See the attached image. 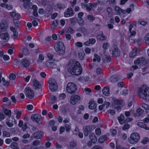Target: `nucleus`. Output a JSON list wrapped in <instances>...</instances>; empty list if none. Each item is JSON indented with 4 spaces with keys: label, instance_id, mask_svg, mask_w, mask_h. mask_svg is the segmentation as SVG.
I'll return each mask as SVG.
<instances>
[{
    "label": "nucleus",
    "instance_id": "1",
    "mask_svg": "<svg viewBox=\"0 0 149 149\" xmlns=\"http://www.w3.org/2000/svg\"><path fill=\"white\" fill-rule=\"evenodd\" d=\"M68 70L74 75H78L82 72V69L79 62L76 61L70 62Z\"/></svg>",
    "mask_w": 149,
    "mask_h": 149
},
{
    "label": "nucleus",
    "instance_id": "2",
    "mask_svg": "<svg viewBox=\"0 0 149 149\" xmlns=\"http://www.w3.org/2000/svg\"><path fill=\"white\" fill-rule=\"evenodd\" d=\"M138 91L140 98L149 100V88L147 86L143 85L139 87Z\"/></svg>",
    "mask_w": 149,
    "mask_h": 149
},
{
    "label": "nucleus",
    "instance_id": "3",
    "mask_svg": "<svg viewBox=\"0 0 149 149\" xmlns=\"http://www.w3.org/2000/svg\"><path fill=\"white\" fill-rule=\"evenodd\" d=\"M140 139L139 134L136 132L132 133L128 139V142L131 144L134 145L137 143Z\"/></svg>",
    "mask_w": 149,
    "mask_h": 149
},
{
    "label": "nucleus",
    "instance_id": "4",
    "mask_svg": "<svg viewBox=\"0 0 149 149\" xmlns=\"http://www.w3.org/2000/svg\"><path fill=\"white\" fill-rule=\"evenodd\" d=\"M54 48L56 51L60 54H63L65 51V47L63 42H57L54 45Z\"/></svg>",
    "mask_w": 149,
    "mask_h": 149
},
{
    "label": "nucleus",
    "instance_id": "5",
    "mask_svg": "<svg viewBox=\"0 0 149 149\" xmlns=\"http://www.w3.org/2000/svg\"><path fill=\"white\" fill-rule=\"evenodd\" d=\"M49 84V88L52 92L56 91L58 89V86L56 80L54 79L49 78L48 81Z\"/></svg>",
    "mask_w": 149,
    "mask_h": 149
},
{
    "label": "nucleus",
    "instance_id": "6",
    "mask_svg": "<svg viewBox=\"0 0 149 149\" xmlns=\"http://www.w3.org/2000/svg\"><path fill=\"white\" fill-rule=\"evenodd\" d=\"M9 15L13 18V22L16 26H19L18 21L16 19H19L20 18V15L19 14L17 13L16 11L12 12L10 13Z\"/></svg>",
    "mask_w": 149,
    "mask_h": 149
},
{
    "label": "nucleus",
    "instance_id": "7",
    "mask_svg": "<svg viewBox=\"0 0 149 149\" xmlns=\"http://www.w3.org/2000/svg\"><path fill=\"white\" fill-rule=\"evenodd\" d=\"M77 90L76 85L73 83H68L66 87L67 92L71 94L75 93Z\"/></svg>",
    "mask_w": 149,
    "mask_h": 149
},
{
    "label": "nucleus",
    "instance_id": "8",
    "mask_svg": "<svg viewBox=\"0 0 149 149\" xmlns=\"http://www.w3.org/2000/svg\"><path fill=\"white\" fill-rule=\"evenodd\" d=\"M113 100L112 104L113 107L118 111L120 110L122 107V102L116 98H113Z\"/></svg>",
    "mask_w": 149,
    "mask_h": 149
},
{
    "label": "nucleus",
    "instance_id": "9",
    "mask_svg": "<svg viewBox=\"0 0 149 149\" xmlns=\"http://www.w3.org/2000/svg\"><path fill=\"white\" fill-rule=\"evenodd\" d=\"M24 93L26 96L30 99H32L34 96V91L28 88H26L25 89Z\"/></svg>",
    "mask_w": 149,
    "mask_h": 149
},
{
    "label": "nucleus",
    "instance_id": "10",
    "mask_svg": "<svg viewBox=\"0 0 149 149\" xmlns=\"http://www.w3.org/2000/svg\"><path fill=\"white\" fill-rule=\"evenodd\" d=\"M110 52L111 54L115 56H118L120 54V51L115 45H113L111 47L110 49Z\"/></svg>",
    "mask_w": 149,
    "mask_h": 149
},
{
    "label": "nucleus",
    "instance_id": "11",
    "mask_svg": "<svg viewBox=\"0 0 149 149\" xmlns=\"http://www.w3.org/2000/svg\"><path fill=\"white\" fill-rule=\"evenodd\" d=\"M10 36L9 34L7 32L1 33V42L2 44L8 41L9 39Z\"/></svg>",
    "mask_w": 149,
    "mask_h": 149
},
{
    "label": "nucleus",
    "instance_id": "12",
    "mask_svg": "<svg viewBox=\"0 0 149 149\" xmlns=\"http://www.w3.org/2000/svg\"><path fill=\"white\" fill-rule=\"evenodd\" d=\"M94 129V127L92 125L87 126L84 127L83 131L84 136H87L89 133L91 132Z\"/></svg>",
    "mask_w": 149,
    "mask_h": 149
},
{
    "label": "nucleus",
    "instance_id": "13",
    "mask_svg": "<svg viewBox=\"0 0 149 149\" xmlns=\"http://www.w3.org/2000/svg\"><path fill=\"white\" fill-rule=\"evenodd\" d=\"M74 14L72 9L71 8H68L65 10L64 16L65 17H68L73 16Z\"/></svg>",
    "mask_w": 149,
    "mask_h": 149
},
{
    "label": "nucleus",
    "instance_id": "14",
    "mask_svg": "<svg viewBox=\"0 0 149 149\" xmlns=\"http://www.w3.org/2000/svg\"><path fill=\"white\" fill-rule=\"evenodd\" d=\"M80 99V97L78 95H72L70 97V102L72 104L74 105Z\"/></svg>",
    "mask_w": 149,
    "mask_h": 149
},
{
    "label": "nucleus",
    "instance_id": "15",
    "mask_svg": "<svg viewBox=\"0 0 149 149\" xmlns=\"http://www.w3.org/2000/svg\"><path fill=\"white\" fill-rule=\"evenodd\" d=\"M8 24L5 19L2 20L1 23V32L6 31L7 30L8 27Z\"/></svg>",
    "mask_w": 149,
    "mask_h": 149
},
{
    "label": "nucleus",
    "instance_id": "16",
    "mask_svg": "<svg viewBox=\"0 0 149 149\" xmlns=\"http://www.w3.org/2000/svg\"><path fill=\"white\" fill-rule=\"evenodd\" d=\"M133 27V25L132 24H130L129 28V30L130 33L129 38L131 40L133 39L136 34V31L135 30H132Z\"/></svg>",
    "mask_w": 149,
    "mask_h": 149
},
{
    "label": "nucleus",
    "instance_id": "17",
    "mask_svg": "<svg viewBox=\"0 0 149 149\" xmlns=\"http://www.w3.org/2000/svg\"><path fill=\"white\" fill-rule=\"evenodd\" d=\"M30 64V61L26 59H22L19 62V65L21 67H26L29 66Z\"/></svg>",
    "mask_w": 149,
    "mask_h": 149
},
{
    "label": "nucleus",
    "instance_id": "18",
    "mask_svg": "<svg viewBox=\"0 0 149 149\" xmlns=\"http://www.w3.org/2000/svg\"><path fill=\"white\" fill-rule=\"evenodd\" d=\"M41 116L38 114H33L32 115L31 118L32 120L39 123L41 121Z\"/></svg>",
    "mask_w": 149,
    "mask_h": 149
},
{
    "label": "nucleus",
    "instance_id": "19",
    "mask_svg": "<svg viewBox=\"0 0 149 149\" xmlns=\"http://www.w3.org/2000/svg\"><path fill=\"white\" fill-rule=\"evenodd\" d=\"M139 53V49L137 48H135L130 52L129 54V56L131 58H134Z\"/></svg>",
    "mask_w": 149,
    "mask_h": 149
},
{
    "label": "nucleus",
    "instance_id": "20",
    "mask_svg": "<svg viewBox=\"0 0 149 149\" xmlns=\"http://www.w3.org/2000/svg\"><path fill=\"white\" fill-rule=\"evenodd\" d=\"M56 61L54 60H49L47 62V66L50 68H54L56 66Z\"/></svg>",
    "mask_w": 149,
    "mask_h": 149
},
{
    "label": "nucleus",
    "instance_id": "21",
    "mask_svg": "<svg viewBox=\"0 0 149 149\" xmlns=\"http://www.w3.org/2000/svg\"><path fill=\"white\" fill-rule=\"evenodd\" d=\"M10 120L13 122V121H15V120L14 118L11 116L8 117L7 118V121H6V123L7 125L9 127H11L13 126V124L12 122H10Z\"/></svg>",
    "mask_w": 149,
    "mask_h": 149
},
{
    "label": "nucleus",
    "instance_id": "22",
    "mask_svg": "<svg viewBox=\"0 0 149 149\" xmlns=\"http://www.w3.org/2000/svg\"><path fill=\"white\" fill-rule=\"evenodd\" d=\"M102 92L105 95L109 96L110 95L109 86H107L104 87L102 88Z\"/></svg>",
    "mask_w": 149,
    "mask_h": 149
},
{
    "label": "nucleus",
    "instance_id": "23",
    "mask_svg": "<svg viewBox=\"0 0 149 149\" xmlns=\"http://www.w3.org/2000/svg\"><path fill=\"white\" fill-rule=\"evenodd\" d=\"M146 63L145 59L143 58H138L134 61V63L135 65L140 64V65L145 64Z\"/></svg>",
    "mask_w": 149,
    "mask_h": 149
},
{
    "label": "nucleus",
    "instance_id": "24",
    "mask_svg": "<svg viewBox=\"0 0 149 149\" xmlns=\"http://www.w3.org/2000/svg\"><path fill=\"white\" fill-rule=\"evenodd\" d=\"M97 39L101 41L105 40L107 39V37L103 35V33L102 31L97 32Z\"/></svg>",
    "mask_w": 149,
    "mask_h": 149
},
{
    "label": "nucleus",
    "instance_id": "25",
    "mask_svg": "<svg viewBox=\"0 0 149 149\" xmlns=\"http://www.w3.org/2000/svg\"><path fill=\"white\" fill-rule=\"evenodd\" d=\"M97 107L96 103L92 99L90 100L89 103L88 107L91 109H93Z\"/></svg>",
    "mask_w": 149,
    "mask_h": 149
},
{
    "label": "nucleus",
    "instance_id": "26",
    "mask_svg": "<svg viewBox=\"0 0 149 149\" xmlns=\"http://www.w3.org/2000/svg\"><path fill=\"white\" fill-rule=\"evenodd\" d=\"M43 135V133L42 132L39 131L34 133L33 136L34 137L38 139H39L42 137Z\"/></svg>",
    "mask_w": 149,
    "mask_h": 149
},
{
    "label": "nucleus",
    "instance_id": "27",
    "mask_svg": "<svg viewBox=\"0 0 149 149\" xmlns=\"http://www.w3.org/2000/svg\"><path fill=\"white\" fill-rule=\"evenodd\" d=\"M32 83L34 86L36 88H40L41 87V85L38 81L36 79H34L32 80Z\"/></svg>",
    "mask_w": 149,
    "mask_h": 149
},
{
    "label": "nucleus",
    "instance_id": "28",
    "mask_svg": "<svg viewBox=\"0 0 149 149\" xmlns=\"http://www.w3.org/2000/svg\"><path fill=\"white\" fill-rule=\"evenodd\" d=\"M90 79L89 77H80L77 79L78 81L83 83L86 82L88 81Z\"/></svg>",
    "mask_w": 149,
    "mask_h": 149
},
{
    "label": "nucleus",
    "instance_id": "29",
    "mask_svg": "<svg viewBox=\"0 0 149 149\" xmlns=\"http://www.w3.org/2000/svg\"><path fill=\"white\" fill-rule=\"evenodd\" d=\"M114 10L120 15H121L122 14H124L125 12L124 10H122L121 8L117 6L114 7Z\"/></svg>",
    "mask_w": 149,
    "mask_h": 149
},
{
    "label": "nucleus",
    "instance_id": "30",
    "mask_svg": "<svg viewBox=\"0 0 149 149\" xmlns=\"http://www.w3.org/2000/svg\"><path fill=\"white\" fill-rule=\"evenodd\" d=\"M118 120L120 124L121 125L124 124L125 121L124 116L123 114H121L118 117Z\"/></svg>",
    "mask_w": 149,
    "mask_h": 149
},
{
    "label": "nucleus",
    "instance_id": "31",
    "mask_svg": "<svg viewBox=\"0 0 149 149\" xmlns=\"http://www.w3.org/2000/svg\"><path fill=\"white\" fill-rule=\"evenodd\" d=\"M89 137L92 143H95L97 142V139L94 134H90Z\"/></svg>",
    "mask_w": 149,
    "mask_h": 149
},
{
    "label": "nucleus",
    "instance_id": "32",
    "mask_svg": "<svg viewBox=\"0 0 149 149\" xmlns=\"http://www.w3.org/2000/svg\"><path fill=\"white\" fill-rule=\"evenodd\" d=\"M10 29L11 31L13 33V39H15L18 36V33L17 32L16 29L13 26L10 27Z\"/></svg>",
    "mask_w": 149,
    "mask_h": 149
},
{
    "label": "nucleus",
    "instance_id": "33",
    "mask_svg": "<svg viewBox=\"0 0 149 149\" xmlns=\"http://www.w3.org/2000/svg\"><path fill=\"white\" fill-rule=\"evenodd\" d=\"M139 127L146 130H149V128L147 127L145 123L142 122H139L137 123Z\"/></svg>",
    "mask_w": 149,
    "mask_h": 149
},
{
    "label": "nucleus",
    "instance_id": "34",
    "mask_svg": "<svg viewBox=\"0 0 149 149\" xmlns=\"http://www.w3.org/2000/svg\"><path fill=\"white\" fill-rule=\"evenodd\" d=\"M1 56L2 57L3 59L5 61H8L10 59L9 56L7 55H4L3 51L1 50Z\"/></svg>",
    "mask_w": 149,
    "mask_h": 149
},
{
    "label": "nucleus",
    "instance_id": "35",
    "mask_svg": "<svg viewBox=\"0 0 149 149\" xmlns=\"http://www.w3.org/2000/svg\"><path fill=\"white\" fill-rule=\"evenodd\" d=\"M77 145V143L74 141H71L70 143V149H77L75 147Z\"/></svg>",
    "mask_w": 149,
    "mask_h": 149
},
{
    "label": "nucleus",
    "instance_id": "36",
    "mask_svg": "<svg viewBox=\"0 0 149 149\" xmlns=\"http://www.w3.org/2000/svg\"><path fill=\"white\" fill-rule=\"evenodd\" d=\"M1 82L3 85L4 86H9V82L8 81H6L5 78L3 77L2 78L1 81Z\"/></svg>",
    "mask_w": 149,
    "mask_h": 149
},
{
    "label": "nucleus",
    "instance_id": "37",
    "mask_svg": "<svg viewBox=\"0 0 149 149\" xmlns=\"http://www.w3.org/2000/svg\"><path fill=\"white\" fill-rule=\"evenodd\" d=\"M1 6L2 7L6 8L7 9L9 10L12 9L13 8L12 6L11 5H8L5 3H2L1 4Z\"/></svg>",
    "mask_w": 149,
    "mask_h": 149
},
{
    "label": "nucleus",
    "instance_id": "38",
    "mask_svg": "<svg viewBox=\"0 0 149 149\" xmlns=\"http://www.w3.org/2000/svg\"><path fill=\"white\" fill-rule=\"evenodd\" d=\"M109 47V44L108 43H104L102 45L104 52H106Z\"/></svg>",
    "mask_w": 149,
    "mask_h": 149
},
{
    "label": "nucleus",
    "instance_id": "39",
    "mask_svg": "<svg viewBox=\"0 0 149 149\" xmlns=\"http://www.w3.org/2000/svg\"><path fill=\"white\" fill-rule=\"evenodd\" d=\"M44 60V57L43 55L42 54H40L38 56V59L37 61V63H39L42 62Z\"/></svg>",
    "mask_w": 149,
    "mask_h": 149
},
{
    "label": "nucleus",
    "instance_id": "40",
    "mask_svg": "<svg viewBox=\"0 0 149 149\" xmlns=\"http://www.w3.org/2000/svg\"><path fill=\"white\" fill-rule=\"evenodd\" d=\"M94 58L93 59V61H97L98 62H100L101 60V58L100 56H98L96 54H94Z\"/></svg>",
    "mask_w": 149,
    "mask_h": 149
},
{
    "label": "nucleus",
    "instance_id": "41",
    "mask_svg": "<svg viewBox=\"0 0 149 149\" xmlns=\"http://www.w3.org/2000/svg\"><path fill=\"white\" fill-rule=\"evenodd\" d=\"M106 138L107 137L105 135L102 136L99 138L98 141L100 143H103L105 141Z\"/></svg>",
    "mask_w": 149,
    "mask_h": 149
},
{
    "label": "nucleus",
    "instance_id": "42",
    "mask_svg": "<svg viewBox=\"0 0 149 149\" xmlns=\"http://www.w3.org/2000/svg\"><path fill=\"white\" fill-rule=\"evenodd\" d=\"M143 110L140 108H138L136 111V116H140L143 113Z\"/></svg>",
    "mask_w": 149,
    "mask_h": 149
},
{
    "label": "nucleus",
    "instance_id": "43",
    "mask_svg": "<svg viewBox=\"0 0 149 149\" xmlns=\"http://www.w3.org/2000/svg\"><path fill=\"white\" fill-rule=\"evenodd\" d=\"M14 112L15 114H16V118L17 119L19 118L22 114V111L17 110H14Z\"/></svg>",
    "mask_w": 149,
    "mask_h": 149
},
{
    "label": "nucleus",
    "instance_id": "44",
    "mask_svg": "<svg viewBox=\"0 0 149 149\" xmlns=\"http://www.w3.org/2000/svg\"><path fill=\"white\" fill-rule=\"evenodd\" d=\"M3 111L4 113L7 116H10L11 114V112L10 110L8 109H3Z\"/></svg>",
    "mask_w": 149,
    "mask_h": 149
},
{
    "label": "nucleus",
    "instance_id": "45",
    "mask_svg": "<svg viewBox=\"0 0 149 149\" xmlns=\"http://www.w3.org/2000/svg\"><path fill=\"white\" fill-rule=\"evenodd\" d=\"M11 147L12 149H19L18 147V144L15 142H13L11 143Z\"/></svg>",
    "mask_w": 149,
    "mask_h": 149
},
{
    "label": "nucleus",
    "instance_id": "46",
    "mask_svg": "<svg viewBox=\"0 0 149 149\" xmlns=\"http://www.w3.org/2000/svg\"><path fill=\"white\" fill-rule=\"evenodd\" d=\"M103 59L104 62H109L111 60V58L110 56L105 55L103 57Z\"/></svg>",
    "mask_w": 149,
    "mask_h": 149
},
{
    "label": "nucleus",
    "instance_id": "47",
    "mask_svg": "<svg viewBox=\"0 0 149 149\" xmlns=\"http://www.w3.org/2000/svg\"><path fill=\"white\" fill-rule=\"evenodd\" d=\"M144 39L146 44L149 45V33L146 34L145 36Z\"/></svg>",
    "mask_w": 149,
    "mask_h": 149
},
{
    "label": "nucleus",
    "instance_id": "48",
    "mask_svg": "<svg viewBox=\"0 0 149 149\" xmlns=\"http://www.w3.org/2000/svg\"><path fill=\"white\" fill-rule=\"evenodd\" d=\"M2 101L4 102H8V104L9 105H10L11 104V103L9 99L6 97H5L2 99Z\"/></svg>",
    "mask_w": 149,
    "mask_h": 149
},
{
    "label": "nucleus",
    "instance_id": "49",
    "mask_svg": "<svg viewBox=\"0 0 149 149\" xmlns=\"http://www.w3.org/2000/svg\"><path fill=\"white\" fill-rule=\"evenodd\" d=\"M94 4H93L88 3L86 6V9L88 10H91L94 7Z\"/></svg>",
    "mask_w": 149,
    "mask_h": 149
},
{
    "label": "nucleus",
    "instance_id": "50",
    "mask_svg": "<svg viewBox=\"0 0 149 149\" xmlns=\"http://www.w3.org/2000/svg\"><path fill=\"white\" fill-rule=\"evenodd\" d=\"M84 91L85 93L87 95H90L92 93L91 89L88 88H85L84 89Z\"/></svg>",
    "mask_w": 149,
    "mask_h": 149
},
{
    "label": "nucleus",
    "instance_id": "51",
    "mask_svg": "<svg viewBox=\"0 0 149 149\" xmlns=\"http://www.w3.org/2000/svg\"><path fill=\"white\" fill-rule=\"evenodd\" d=\"M142 107L146 112L148 111L149 110V106L147 104L143 103L142 105Z\"/></svg>",
    "mask_w": 149,
    "mask_h": 149
},
{
    "label": "nucleus",
    "instance_id": "52",
    "mask_svg": "<svg viewBox=\"0 0 149 149\" xmlns=\"http://www.w3.org/2000/svg\"><path fill=\"white\" fill-rule=\"evenodd\" d=\"M84 54L83 52H80L79 53V57L81 60H83L84 57Z\"/></svg>",
    "mask_w": 149,
    "mask_h": 149
},
{
    "label": "nucleus",
    "instance_id": "53",
    "mask_svg": "<svg viewBox=\"0 0 149 149\" xmlns=\"http://www.w3.org/2000/svg\"><path fill=\"white\" fill-rule=\"evenodd\" d=\"M58 24V22L56 20H54L51 23V25L52 27L53 28L55 27Z\"/></svg>",
    "mask_w": 149,
    "mask_h": 149
},
{
    "label": "nucleus",
    "instance_id": "54",
    "mask_svg": "<svg viewBox=\"0 0 149 149\" xmlns=\"http://www.w3.org/2000/svg\"><path fill=\"white\" fill-rule=\"evenodd\" d=\"M133 113V110L132 109H131L129 111H125V114L126 117H128L130 116V113Z\"/></svg>",
    "mask_w": 149,
    "mask_h": 149
},
{
    "label": "nucleus",
    "instance_id": "55",
    "mask_svg": "<svg viewBox=\"0 0 149 149\" xmlns=\"http://www.w3.org/2000/svg\"><path fill=\"white\" fill-rule=\"evenodd\" d=\"M15 74L14 73H11L9 75V78L10 79L13 80L16 78Z\"/></svg>",
    "mask_w": 149,
    "mask_h": 149
},
{
    "label": "nucleus",
    "instance_id": "56",
    "mask_svg": "<svg viewBox=\"0 0 149 149\" xmlns=\"http://www.w3.org/2000/svg\"><path fill=\"white\" fill-rule=\"evenodd\" d=\"M96 73L98 75L101 74L102 73L101 69L100 68H97L96 70Z\"/></svg>",
    "mask_w": 149,
    "mask_h": 149
},
{
    "label": "nucleus",
    "instance_id": "57",
    "mask_svg": "<svg viewBox=\"0 0 149 149\" xmlns=\"http://www.w3.org/2000/svg\"><path fill=\"white\" fill-rule=\"evenodd\" d=\"M107 113L111 116H113L115 114V112L114 110L109 109L107 111Z\"/></svg>",
    "mask_w": 149,
    "mask_h": 149
},
{
    "label": "nucleus",
    "instance_id": "58",
    "mask_svg": "<svg viewBox=\"0 0 149 149\" xmlns=\"http://www.w3.org/2000/svg\"><path fill=\"white\" fill-rule=\"evenodd\" d=\"M149 141V139L147 137H145L142 140L141 143L144 144H146Z\"/></svg>",
    "mask_w": 149,
    "mask_h": 149
},
{
    "label": "nucleus",
    "instance_id": "59",
    "mask_svg": "<svg viewBox=\"0 0 149 149\" xmlns=\"http://www.w3.org/2000/svg\"><path fill=\"white\" fill-rule=\"evenodd\" d=\"M79 25L80 26H83L84 25V22L82 19H79L78 21Z\"/></svg>",
    "mask_w": 149,
    "mask_h": 149
},
{
    "label": "nucleus",
    "instance_id": "60",
    "mask_svg": "<svg viewBox=\"0 0 149 149\" xmlns=\"http://www.w3.org/2000/svg\"><path fill=\"white\" fill-rule=\"evenodd\" d=\"M51 40V38L50 37H48L45 38L43 41V42L44 43L46 44L47 42L50 41Z\"/></svg>",
    "mask_w": 149,
    "mask_h": 149
},
{
    "label": "nucleus",
    "instance_id": "61",
    "mask_svg": "<svg viewBox=\"0 0 149 149\" xmlns=\"http://www.w3.org/2000/svg\"><path fill=\"white\" fill-rule=\"evenodd\" d=\"M108 1V0H98L99 3L102 5L105 4Z\"/></svg>",
    "mask_w": 149,
    "mask_h": 149
},
{
    "label": "nucleus",
    "instance_id": "62",
    "mask_svg": "<svg viewBox=\"0 0 149 149\" xmlns=\"http://www.w3.org/2000/svg\"><path fill=\"white\" fill-rule=\"evenodd\" d=\"M116 149H127L126 148L123 147L118 144H116Z\"/></svg>",
    "mask_w": 149,
    "mask_h": 149
},
{
    "label": "nucleus",
    "instance_id": "63",
    "mask_svg": "<svg viewBox=\"0 0 149 149\" xmlns=\"http://www.w3.org/2000/svg\"><path fill=\"white\" fill-rule=\"evenodd\" d=\"M81 32L83 34L84 36H86L88 34V32L86 29L84 28L83 30L81 31Z\"/></svg>",
    "mask_w": 149,
    "mask_h": 149
},
{
    "label": "nucleus",
    "instance_id": "64",
    "mask_svg": "<svg viewBox=\"0 0 149 149\" xmlns=\"http://www.w3.org/2000/svg\"><path fill=\"white\" fill-rule=\"evenodd\" d=\"M66 131L67 132H69L71 130V127L70 125H68L65 124V125Z\"/></svg>",
    "mask_w": 149,
    "mask_h": 149
}]
</instances>
